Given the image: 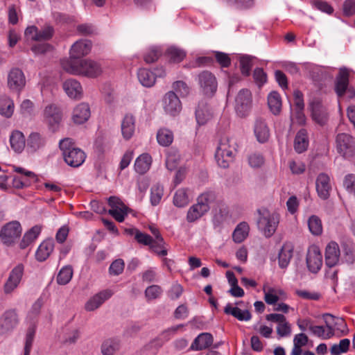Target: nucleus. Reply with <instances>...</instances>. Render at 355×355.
<instances>
[{
  "instance_id": "nucleus-36",
  "label": "nucleus",
  "mask_w": 355,
  "mask_h": 355,
  "mask_svg": "<svg viewBox=\"0 0 355 355\" xmlns=\"http://www.w3.org/2000/svg\"><path fill=\"white\" fill-rule=\"evenodd\" d=\"M45 143V138L38 132L31 133L27 139V147L31 148L32 152L42 148Z\"/></svg>"
},
{
  "instance_id": "nucleus-38",
  "label": "nucleus",
  "mask_w": 355,
  "mask_h": 355,
  "mask_svg": "<svg viewBox=\"0 0 355 355\" xmlns=\"http://www.w3.org/2000/svg\"><path fill=\"white\" fill-rule=\"evenodd\" d=\"M208 211L205 210L202 207L196 202V204L193 205L188 209L187 214V220L189 223H193L200 219L202 216H204Z\"/></svg>"
},
{
  "instance_id": "nucleus-50",
  "label": "nucleus",
  "mask_w": 355,
  "mask_h": 355,
  "mask_svg": "<svg viewBox=\"0 0 355 355\" xmlns=\"http://www.w3.org/2000/svg\"><path fill=\"white\" fill-rule=\"evenodd\" d=\"M308 227L310 232L315 236L322 232V225L320 219L316 216H311L308 220Z\"/></svg>"
},
{
  "instance_id": "nucleus-25",
  "label": "nucleus",
  "mask_w": 355,
  "mask_h": 355,
  "mask_svg": "<svg viewBox=\"0 0 355 355\" xmlns=\"http://www.w3.org/2000/svg\"><path fill=\"white\" fill-rule=\"evenodd\" d=\"M349 72L346 69H341L336 77L335 90L339 97L344 96L349 85Z\"/></svg>"
},
{
  "instance_id": "nucleus-51",
  "label": "nucleus",
  "mask_w": 355,
  "mask_h": 355,
  "mask_svg": "<svg viewBox=\"0 0 355 355\" xmlns=\"http://www.w3.org/2000/svg\"><path fill=\"white\" fill-rule=\"evenodd\" d=\"M166 53L170 61L174 63L180 62L186 56V53L184 51L173 46L168 48Z\"/></svg>"
},
{
  "instance_id": "nucleus-22",
  "label": "nucleus",
  "mask_w": 355,
  "mask_h": 355,
  "mask_svg": "<svg viewBox=\"0 0 355 355\" xmlns=\"http://www.w3.org/2000/svg\"><path fill=\"white\" fill-rule=\"evenodd\" d=\"M135 128V117L130 113L125 114L121 123V134L123 139L125 140L130 139L134 135Z\"/></svg>"
},
{
  "instance_id": "nucleus-14",
  "label": "nucleus",
  "mask_w": 355,
  "mask_h": 355,
  "mask_svg": "<svg viewBox=\"0 0 355 355\" xmlns=\"http://www.w3.org/2000/svg\"><path fill=\"white\" fill-rule=\"evenodd\" d=\"M92 42L87 40H80L76 42L70 49V57L68 59L80 60V58L89 53Z\"/></svg>"
},
{
  "instance_id": "nucleus-40",
  "label": "nucleus",
  "mask_w": 355,
  "mask_h": 355,
  "mask_svg": "<svg viewBox=\"0 0 355 355\" xmlns=\"http://www.w3.org/2000/svg\"><path fill=\"white\" fill-rule=\"evenodd\" d=\"M249 230L250 227L247 223H240L233 232L234 241L238 243L243 242L248 236Z\"/></svg>"
},
{
  "instance_id": "nucleus-52",
  "label": "nucleus",
  "mask_w": 355,
  "mask_h": 355,
  "mask_svg": "<svg viewBox=\"0 0 355 355\" xmlns=\"http://www.w3.org/2000/svg\"><path fill=\"white\" fill-rule=\"evenodd\" d=\"M35 334V329L34 326L28 328L25 338V346L24 355H30L31 348L33 346L34 337Z\"/></svg>"
},
{
  "instance_id": "nucleus-1",
  "label": "nucleus",
  "mask_w": 355,
  "mask_h": 355,
  "mask_svg": "<svg viewBox=\"0 0 355 355\" xmlns=\"http://www.w3.org/2000/svg\"><path fill=\"white\" fill-rule=\"evenodd\" d=\"M61 66L69 73L92 78L98 77L103 72L101 64L91 59H63Z\"/></svg>"
},
{
  "instance_id": "nucleus-39",
  "label": "nucleus",
  "mask_w": 355,
  "mask_h": 355,
  "mask_svg": "<svg viewBox=\"0 0 355 355\" xmlns=\"http://www.w3.org/2000/svg\"><path fill=\"white\" fill-rule=\"evenodd\" d=\"M137 77L140 83L146 87H152L155 83V74L147 69H140L138 71Z\"/></svg>"
},
{
  "instance_id": "nucleus-49",
  "label": "nucleus",
  "mask_w": 355,
  "mask_h": 355,
  "mask_svg": "<svg viewBox=\"0 0 355 355\" xmlns=\"http://www.w3.org/2000/svg\"><path fill=\"white\" fill-rule=\"evenodd\" d=\"M126 231L130 234L134 235L135 239L140 244L149 246L153 241V238L150 235L143 233L137 229H130Z\"/></svg>"
},
{
  "instance_id": "nucleus-62",
  "label": "nucleus",
  "mask_w": 355,
  "mask_h": 355,
  "mask_svg": "<svg viewBox=\"0 0 355 355\" xmlns=\"http://www.w3.org/2000/svg\"><path fill=\"white\" fill-rule=\"evenodd\" d=\"M343 185L347 192L355 196V175H347L344 178Z\"/></svg>"
},
{
  "instance_id": "nucleus-6",
  "label": "nucleus",
  "mask_w": 355,
  "mask_h": 355,
  "mask_svg": "<svg viewBox=\"0 0 355 355\" xmlns=\"http://www.w3.org/2000/svg\"><path fill=\"white\" fill-rule=\"evenodd\" d=\"M336 149L340 155L355 153V139L349 134L339 133L336 137Z\"/></svg>"
},
{
  "instance_id": "nucleus-60",
  "label": "nucleus",
  "mask_w": 355,
  "mask_h": 355,
  "mask_svg": "<svg viewBox=\"0 0 355 355\" xmlns=\"http://www.w3.org/2000/svg\"><path fill=\"white\" fill-rule=\"evenodd\" d=\"M173 88L175 91V92L180 94L181 97L187 96L190 92L189 86L187 85L186 83L182 80H178L173 83Z\"/></svg>"
},
{
  "instance_id": "nucleus-8",
  "label": "nucleus",
  "mask_w": 355,
  "mask_h": 355,
  "mask_svg": "<svg viewBox=\"0 0 355 355\" xmlns=\"http://www.w3.org/2000/svg\"><path fill=\"white\" fill-rule=\"evenodd\" d=\"M198 83L203 94L211 96L216 92V77L209 71H204L198 75Z\"/></svg>"
},
{
  "instance_id": "nucleus-2",
  "label": "nucleus",
  "mask_w": 355,
  "mask_h": 355,
  "mask_svg": "<svg viewBox=\"0 0 355 355\" xmlns=\"http://www.w3.org/2000/svg\"><path fill=\"white\" fill-rule=\"evenodd\" d=\"M258 214L257 226L259 230L266 238L271 237L276 232L279 223V214L266 209L258 210Z\"/></svg>"
},
{
  "instance_id": "nucleus-28",
  "label": "nucleus",
  "mask_w": 355,
  "mask_h": 355,
  "mask_svg": "<svg viewBox=\"0 0 355 355\" xmlns=\"http://www.w3.org/2000/svg\"><path fill=\"white\" fill-rule=\"evenodd\" d=\"M212 117V112L205 101L198 103L196 110V119L198 125H205Z\"/></svg>"
},
{
  "instance_id": "nucleus-37",
  "label": "nucleus",
  "mask_w": 355,
  "mask_h": 355,
  "mask_svg": "<svg viewBox=\"0 0 355 355\" xmlns=\"http://www.w3.org/2000/svg\"><path fill=\"white\" fill-rule=\"evenodd\" d=\"M268 105L273 114H279L282 109V98L277 92H272L268 96Z\"/></svg>"
},
{
  "instance_id": "nucleus-44",
  "label": "nucleus",
  "mask_w": 355,
  "mask_h": 355,
  "mask_svg": "<svg viewBox=\"0 0 355 355\" xmlns=\"http://www.w3.org/2000/svg\"><path fill=\"white\" fill-rule=\"evenodd\" d=\"M157 142L163 146H168L173 141L172 131L166 128L159 129L157 133Z\"/></svg>"
},
{
  "instance_id": "nucleus-23",
  "label": "nucleus",
  "mask_w": 355,
  "mask_h": 355,
  "mask_svg": "<svg viewBox=\"0 0 355 355\" xmlns=\"http://www.w3.org/2000/svg\"><path fill=\"white\" fill-rule=\"evenodd\" d=\"M18 323V315L15 310L10 309L5 311L0 318V326L4 331L13 329Z\"/></svg>"
},
{
  "instance_id": "nucleus-41",
  "label": "nucleus",
  "mask_w": 355,
  "mask_h": 355,
  "mask_svg": "<svg viewBox=\"0 0 355 355\" xmlns=\"http://www.w3.org/2000/svg\"><path fill=\"white\" fill-rule=\"evenodd\" d=\"M235 150V148L230 146V139L223 137L220 140L214 155H233Z\"/></svg>"
},
{
  "instance_id": "nucleus-35",
  "label": "nucleus",
  "mask_w": 355,
  "mask_h": 355,
  "mask_svg": "<svg viewBox=\"0 0 355 355\" xmlns=\"http://www.w3.org/2000/svg\"><path fill=\"white\" fill-rule=\"evenodd\" d=\"M15 105L11 98L6 96H0V114L10 118L14 112Z\"/></svg>"
},
{
  "instance_id": "nucleus-3",
  "label": "nucleus",
  "mask_w": 355,
  "mask_h": 355,
  "mask_svg": "<svg viewBox=\"0 0 355 355\" xmlns=\"http://www.w3.org/2000/svg\"><path fill=\"white\" fill-rule=\"evenodd\" d=\"M21 231L19 222L13 220L3 226L0 232V238L4 244L10 245L20 236Z\"/></svg>"
},
{
  "instance_id": "nucleus-26",
  "label": "nucleus",
  "mask_w": 355,
  "mask_h": 355,
  "mask_svg": "<svg viewBox=\"0 0 355 355\" xmlns=\"http://www.w3.org/2000/svg\"><path fill=\"white\" fill-rule=\"evenodd\" d=\"M212 343V335L209 333H202L194 339L190 349L191 350L200 351L208 348Z\"/></svg>"
},
{
  "instance_id": "nucleus-46",
  "label": "nucleus",
  "mask_w": 355,
  "mask_h": 355,
  "mask_svg": "<svg viewBox=\"0 0 355 355\" xmlns=\"http://www.w3.org/2000/svg\"><path fill=\"white\" fill-rule=\"evenodd\" d=\"M215 200L216 194L213 191L204 192L197 198V202L207 211L210 209V206Z\"/></svg>"
},
{
  "instance_id": "nucleus-61",
  "label": "nucleus",
  "mask_w": 355,
  "mask_h": 355,
  "mask_svg": "<svg viewBox=\"0 0 355 355\" xmlns=\"http://www.w3.org/2000/svg\"><path fill=\"white\" fill-rule=\"evenodd\" d=\"M277 334L280 338L287 337L291 334V327L286 319L277 326Z\"/></svg>"
},
{
  "instance_id": "nucleus-34",
  "label": "nucleus",
  "mask_w": 355,
  "mask_h": 355,
  "mask_svg": "<svg viewBox=\"0 0 355 355\" xmlns=\"http://www.w3.org/2000/svg\"><path fill=\"white\" fill-rule=\"evenodd\" d=\"M224 311L226 314L232 315L240 321H248L251 319V313L248 310H242L236 306L227 304Z\"/></svg>"
},
{
  "instance_id": "nucleus-43",
  "label": "nucleus",
  "mask_w": 355,
  "mask_h": 355,
  "mask_svg": "<svg viewBox=\"0 0 355 355\" xmlns=\"http://www.w3.org/2000/svg\"><path fill=\"white\" fill-rule=\"evenodd\" d=\"M152 164L151 157H137L135 162V169L140 174L146 173Z\"/></svg>"
},
{
  "instance_id": "nucleus-16",
  "label": "nucleus",
  "mask_w": 355,
  "mask_h": 355,
  "mask_svg": "<svg viewBox=\"0 0 355 355\" xmlns=\"http://www.w3.org/2000/svg\"><path fill=\"white\" fill-rule=\"evenodd\" d=\"M26 80L23 71L18 69H12L8 76V87L15 91H20L25 85Z\"/></svg>"
},
{
  "instance_id": "nucleus-47",
  "label": "nucleus",
  "mask_w": 355,
  "mask_h": 355,
  "mask_svg": "<svg viewBox=\"0 0 355 355\" xmlns=\"http://www.w3.org/2000/svg\"><path fill=\"white\" fill-rule=\"evenodd\" d=\"M164 195V187L159 184L153 185L150 189V203L153 206L157 205Z\"/></svg>"
},
{
  "instance_id": "nucleus-9",
  "label": "nucleus",
  "mask_w": 355,
  "mask_h": 355,
  "mask_svg": "<svg viewBox=\"0 0 355 355\" xmlns=\"http://www.w3.org/2000/svg\"><path fill=\"white\" fill-rule=\"evenodd\" d=\"M108 204L110 207L108 213L118 222H123L128 214V207L119 198L115 196L109 198Z\"/></svg>"
},
{
  "instance_id": "nucleus-10",
  "label": "nucleus",
  "mask_w": 355,
  "mask_h": 355,
  "mask_svg": "<svg viewBox=\"0 0 355 355\" xmlns=\"http://www.w3.org/2000/svg\"><path fill=\"white\" fill-rule=\"evenodd\" d=\"M163 107L166 113L175 116L182 110L181 102L174 92H167L163 98Z\"/></svg>"
},
{
  "instance_id": "nucleus-59",
  "label": "nucleus",
  "mask_w": 355,
  "mask_h": 355,
  "mask_svg": "<svg viewBox=\"0 0 355 355\" xmlns=\"http://www.w3.org/2000/svg\"><path fill=\"white\" fill-rule=\"evenodd\" d=\"M54 28L52 26L46 24L41 30H39V41L51 40L54 35Z\"/></svg>"
},
{
  "instance_id": "nucleus-58",
  "label": "nucleus",
  "mask_w": 355,
  "mask_h": 355,
  "mask_svg": "<svg viewBox=\"0 0 355 355\" xmlns=\"http://www.w3.org/2000/svg\"><path fill=\"white\" fill-rule=\"evenodd\" d=\"M227 3L239 10H245L254 5V0H226Z\"/></svg>"
},
{
  "instance_id": "nucleus-11",
  "label": "nucleus",
  "mask_w": 355,
  "mask_h": 355,
  "mask_svg": "<svg viewBox=\"0 0 355 355\" xmlns=\"http://www.w3.org/2000/svg\"><path fill=\"white\" fill-rule=\"evenodd\" d=\"M110 289L103 290L91 297L85 304V309L87 311H94L98 309L105 301L113 295Z\"/></svg>"
},
{
  "instance_id": "nucleus-29",
  "label": "nucleus",
  "mask_w": 355,
  "mask_h": 355,
  "mask_svg": "<svg viewBox=\"0 0 355 355\" xmlns=\"http://www.w3.org/2000/svg\"><path fill=\"white\" fill-rule=\"evenodd\" d=\"M10 144L15 153H21L26 145L24 134L19 130H13L10 136Z\"/></svg>"
},
{
  "instance_id": "nucleus-32",
  "label": "nucleus",
  "mask_w": 355,
  "mask_h": 355,
  "mask_svg": "<svg viewBox=\"0 0 355 355\" xmlns=\"http://www.w3.org/2000/svg\"><path fill=\"white\" fill-rule=\"evenodd\" d=\"M309 146V139L307 132L305 129H301L297 133L295 141H294V148L295 151L300 154L304 153Z\"/></svg>"
},
{
  "instance_id": "nucleus-53",
  "label": "nucleus",
  "mask_w": 355,
  "mask_h": 355,
  "mask_svg": "<svg viewBox=\"0 0 355 355\" xmlns=\"http://www.w3.org/2000/svg\"><path fill=\"white\" fill-rule=\"evenodd\" d=\"M118 349V343L112 340L105 341L101 346V352L103 355H113Z\"/></svg>"
},
{
  "instance_id": "nucleus-55",
  "label": "nucleus",
  "mask_w": 355,
  "mask_h": 355,
  "mask_svg": "<svg viewBox=\"0 0 355 355\" xmlns=\"http://www.w3.org/2000/svg\"><path fill=\"white\" fill-rule=\"evenodd\" d=\"M239 62L242 74L248 76L252 67V58L248 55H244L241 57Z\"/></svg>"
},
{
  "instance_id": "nucleus-12",
  "label": "nucleus",
  "mask_w": 355,
  "mask_h": 355,
  "mask_svg": "<svg viewBox=\"0 0 355 355\" xmlns=\"http://www.w3.org/2000/svg\"><path fill=\"white\" fill-rule=\"evenodd\" d=\"M263 292L265 302L270 305L275 304L278 301L285 300L287 298L286 292L279 287L264 285Z\"/></svg>"
},
{
  "instance_id": "nucleus-33",
  "label": "nucleus",
  "mask_w": 355,
  "mask_h": 355,
  "mask_svg": "<svg viewBox=\"0 0 355 355\" xmlns=\"http://www.w3.org/2000/svg\"><path fill=\"white\" fill-rule=\"evenodd\" d=\"M191 198L189 191L181 188L177 190L173 196V204L177 207H184L189 203Z\"/></svg>"
},
{
  "instance_id": "nucleus-17",
  "label": "nucleus",
  "mask_w": 355,
  "mask_h": 355,
  "mask_svg": "<svg viewBox=\"0 0 355 355\" xmlns=\"http://www.w3.org/2000/svg\"><path fill=\"white\" fill-rule=\"evenodd\" d=\"M254 135L259 143L263 144L268 141L270 132L264 119L261 118L256 119L254 124Z\"/></svg>"
},
{
  "instance_id": "nucleus-30",
  "label": "nucleus",
  "mask_w": 355,
  "mask_h": 355,
  "mask_svg": "<svg viewBox=\"0 0 355 355\" xmlns=\"http://www.w3.org/2000/svg\"><path fill=\"white\" fill-rule=\"evenodd\" d=\"M54 248V242L51 239L43 241L38 247L35 257L39 261H45L51 254Z\"/></svg>"
},
{
  "instance_id": "nucleus-31",
  "label": "nucleus",
  "mask_w": 355,
  "mask_h": 355,
  "mask_svg": "<svg viewBox=\"0 0 355 355\" xmlns=\"http://www.w3.org/2000/svg\"><path fill=\"white\" fill-rule=\"evenodd\" d=\"M293 247L291 243H285L283 245L279 253V266L281 268L288 267L293 257Z\"/></svg>"
},
{
  "instance_id": "nucleus-57",
  "label": "nucleus",
  "mask_w": 355,
  "mask_h": 355,
  "mask_svg": "<svg viewBox=\"0 0 355 355\" xmlns=\"http://www.w3.org/2000/svg\"><path fill=\"white\" fill-rule=\"evenodd\" d=\"M20 113L24 117L33 116L34 113L33 103L29 99L24 100L20 105Z\"/></svg>"
},
{
  "instance_id": "nucleus-21",
  "label": "nucleus",
  "mask_w": 355,
  "mask_h": 355,
  "mask_svg": "<svg viewBox=\"0 0 355 355\" xmlns=\"http://www.w3.org/2000/svg\"><path fill=\"white\" fill-rule=\"evenodd\" d=\"M340 248L338 244L335 241L328 243L325 249V263L329 267L336 266L340 259Z\"/></svg>"
},
{
  "instance_id": "nucleus-19",
  "label": "nucleus",
  "mask_w": 355,
  "mask_h": 355,
  "mask_svg": "<svg viewBox=\"0 0 355 355\" xmlns=\"http://www.w3.org/2000/svg\"><path fill=\"white\" fill-rule=\"evenodd\" d=\"M62 87L70 98L78 100L83 96V87L80 83L75 79L70 78L65 80L63 83Z\"/></svg>"
},
{
  "instance_id": "nucleus-4",
  "label": "nucleus",
  "mask_w": 355,
  "mask_h": 355,
  "mask_svg": "<svg viewBox=\"0 0 355 355\" xmlns=\"http://www.w3.org/2000/svg\"><path fill=\"white\" fill-rule=\"evenodd\" d=\"M43 116L44 121L51 131L55 132L58 130L62 114L60 109L57 105L50 104L46 106L43 112Z\"/></svg>"
},
{
  "instance_id": "nucleus-56",
  "label": "nucleus",
  "mask_w": 355,
  "mask_h": 355,
  "mask_svg": "<svg viewBox=\"0 0 355 355\" xmlns=\"http://www.w3.org/2000/svg\"><path fill=\"white\" fill-rule=\"evenodd\" d=\"M162 288L158 285H152L146 288L145 291V296L148 300L158 298L162 293Z\"/></svg>"
},
{
  "instance_id": "nucleus-24",
  "label": "nucleus",
  "mask_w": 355,
  "mask_h": 355,
  "mask_svg": "<svg viewBox=\"0 0 355 355\" xmlns=\"http://www.w3.org/2000/svg\"><path fill=\"white\" fill-rule=\"evenodd\" d=\"M90 108L88 104L82 103L78 104L73 110L72 120L74 123L83 124L90 117Z\"/></svg>"
},
{
  "instance_id": "nucleus-54",
  "label": "nucleus",
  "mask_w": 355,
  "mask_h": 355,
  "mask_svg": "<svg viewBox=\"0 0 355 355\" xmlns=\"http://www.w3.org/2000/svg\"><path fill=\"white\" fill-rule=\"evenodd\" d=\"M350 345V340L347 338L343 339L339 344H335L331 347V353L334 355H338L341 353H345L348 351Z\"/></svg>"
},
{
  "instance_id": "nucleus-13",
  "label": "nucleus",
  "mask_w": 355,
  "mask_h": 355,
  "mask_svg": "<svg viewBox=\"0 0 355 355\" xmlns=\"http://www.w3.org/2000/svg\"><path fill=\"white\" fill-rule=\"evenodd\" d=\"M313 120L317 123L323 125L328 119L327 108L318 99H314L310 103Z\"/></svg>"
},
{
  "instance_id": "nucleus-64",
  "label": "nucleus",
  "mask_w": 355,
  "mask_h": 355,
  "mask_svg": "<svg viewBox=\"0 0 355 355\" xmlns=\"http://www.w3.org/2000/svg\"><path fill=\"white\" fill-rule=\"evenodd\" d=\"M162 53L158 48L153 47L148 50L144 55V61L146 63H152L158 60Z\"/></svg>"
},
{
  "instance_id": "nucleus-5",
  "label": "nucleus",
  "mask_w": 355,
  "mask_h": 355,
  "mask_svg": "<svg viewBox=\"0 0 355 355\" xmlns=\"http://www.w3.org/2000/svg\"><path fill=\"white\" fill-rule=\"evenodd\" d=\"M252 105V94L250 90L242 89L235 98V110L240 117H245L250 112Z\"/></svg>"
},
{
  "instance_id": "nucleus-48",
  "label": "nucleus",
  "mask_w": 355,
  "mask_h": 355,
  "mask_svg": "<svg viewBox=\"0 0 355 355\" xmlns=\"http://www.w3.org/2000/svg\"><path fill=\"white\" fill-rule=\"evenodd\" d=\"M165 243L162 237L159 239H153L152 243L150 244V248L159 257H165L167 255V250L164 247Z\"/></svg>"
},
{
  "instance_id": "nucleus-63",
  "label": "nucleus",
  "mask_w": 355,
  "mask_h": 355,
  "mask_svg": "<svg viewBox=\"0 0 355 355\" xmlns=\"http://www.w3.org/2000/svg\"><path fill=\"white\" fill-rule=\"evenodd\" d=\"M229 218V212L226 207L220 208L218 213H216L214 217V223L215 225H220Z\"/></svg>"
},
{
  "instance_id": "nucleus-20",
  "label": "nucleus",
  "mask_w": 355,
  "mask_h": 355,
  "mask_svg": "<svg viewBox=\"0 0 355 355\" xmlns=\"http://www.w3.org/2000/svg\"><path fill=\"white\" fill-rule=\"evenodd\" d=\"M316 191L322 200L327 199L330 196L331 185L330 178L325 173H320L316 179Z\"/></svg>"
},
{
  "instance_id": "nucleus-15",
  "label": "nucleus",
  "mask_w": 355,
  "mask_h": 355,
  "mask_svg": "<svg viewBox=\"0 0 355 355\" xmlns=\"http://www.w3.org/2000/svg\"><path fill=\"white\" fill-rule=\"evenodd\" d=\"M306 263L309 270L312 272H317L322 265V257L320 250L313 246L308 250Z\"/></svg>"
},
{
  "instance_id": "nucleus-7",
  "label": "nucleus",
  "mask_w": 355,
  "mask_h": 355,
  "mask_svg": "<svg viewBox=\"0 0 355 355\" xmlns=\"http://www.w3.org/2000/svg\"><path fill=\"white\" fill-rule=\"evenodd\" d=\"M24 270L22 264H18L12 268L3 286V291L6 294L12 293L19 286L22 280Z\"/></svg>"
},
{
  "instance_id": "nucleus-27",
  "label": "nucleus",
  "mask_w": 355,
  "mask_h": 355,
  "mask_svg": "<svg viewBox=\"0 0 355 355\" xmlns=\"http://www.w3.org/2000/svg\"><path fill=\"white\" fill-rule=\"evenodd\" d=\"M59 148L62 155H77L85 153L79 148H77L71 138H64L59 142Z\"/></svg>"
},
{
  "instance_id": "nucleus-45",
  "label": "nucleus",
  "mask_w": 355,
  "mask_h": 355,
  "mask_svg": "<svg viewBox=\"0 0 355 355\" xmlns=\"http://www.w3.org/2000/svg\"><path fill=\"white\" fill-rule=\"evenodd\" d=\"M73 277V269L70 266H65L62 267L59 271L56 282L60 285H66L71 279Z\"/></svg>"
},
{
  "instance_id": "nucleus-18",
  "label": "nucleus",
  "mask_w": 355,
  "mask_h": 355,
  "mask_svg": "<svg viewBox=\"0 0 355 355\" xmlns=\"http://www.w3.org/2000/svg\"><path fill=\"white\" fill-rule=\"evenodd\" d=\"M329 317L331 319H334L333 315L330 314L325 315L324 320L326 327L313 325V327H311V332L313 335L323 340L329 339L334 336V327L328 321L327 318Z\"/></svg>"
},
{
  "instance_id": "nucleus-42",
  "label": "nucleus",
  "mask_w": 355,
  "mask_h": 355,
  "mask_svg": "<svg viewBox=\"0 0 355 355\" xmlns=\"http://www.w3.org/2000/svg\"><path fill=\"white\" fill-rule=\"evenodd\" d=\"M41 232V227L35 225L29 230L23 236V239L20 243L21 248H26L33 242L40 235Z\"/></svg>"
}]
</instances>
